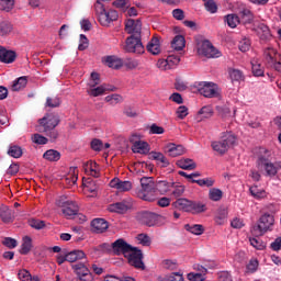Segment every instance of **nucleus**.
<instances>
[{
    "instance_id": "obj_16",
    "label": "nucleus",
    "mask_w": 281,
    "mask_h": 281,
    "mask_svg": "<svg viewBox=\"0 0 281 281\" xmlns=\"http://www.w3.org/2000/svg\"><path fill=\"white\" fill-rule=\"evenodd\" d=\"M75 269L76 274L78 276L79 280L81 281H92L93 276L89 271V268L85 266V263H77L72 266Z\"/></svg>"
},
{
    "instance_id": "obj_44",
    "label": "nucleus",
    "mask_w": 281,
    "mask_h": 281,
    "mask_svg": "<svg viewBox=\"0 0 281 281\" xmlns=\"http://www.w3.org/2000/svg\"><path fill=\"white\" fill-rule=\"evenodd\" d=\"M12 30H14V26H12V23L8 21L0 22V36H8Z\"/></svg>"
},
{
    "instance_id": "obj_30",
    "label": "nucleus",
    "mask_w": 281,
    "mask_h": 281,
    "mask_svg": "<svg viewBox=\"0 0 281 281\" xmlns=\"http://www.w3.org/2000/svg\"><path fill=\"white\" fill-rule=\"evenodd\" d=\"M105 65H108V67L111 69H120L124 66V61L116 56H106Z\"/></svg>"
},
{
    "instance_id": "obj_36",
    "label": "nucleus",
    "mask_w": 281,
    "mask_h": 281,
    "mask_svg": "<svg viewBox=\"0 0 281 281\" xmlns=\"http://www.w3.org/2000/svg\"><path fill=\"white\" fill-rule=\"evenodd\" d=\"M227 214H228L227 207L221 206L217 210V214L215 216V223L217 225H224L225 221H227Z\"/></svg>"
},
{
    "instance_id": "obj_31",
    "label": "nucleus",
    "mask_w": 281,
    "mask_h": 281,
    "mask_svg": "<svg viewBox=\"0 0 281 281\" xmlns=\"http://www.w3.org/2000/svg\"><path fill=\"white\" fill-rule=\"evenodd\" d=\"M172 188V183L160 180L155 183V192H159V194H166L167 192H170V189Z\"/></svg>"
},
{
    "instance_id": "obj_19",
    "label": "nucleus",
    "mask_w": 281,
    "mask_h": 281,
    "mask_svg": "<svg viewBox=\"0 0 281 281\" xmlns=\"http://www.w3.org/2000/svg\"><path fill=\"white\" fill-rule=\"evenodd\" d=\"M16 60V52L10 50L0 45V63L10 65Z\"/></svg>"
},
{
    "instance_id": "obj_49",
    "label": "nucleus",
    "mask_w": 281,
    "mask_h": 281,
    "mask_svg": "<svg viewBox=\"0 0 281 281\" xmlns=\"http://www.w3.org/2000/svg\"><path fill=\"white\" fill-rule=\"evenodd\" d=\"M204 1V8L207 12L211 14H216L218 11V7L216 5V2L214 0H203Z\"/></svg>"
},
{
    "instance_id": "obj_47",
    "label": "nucleus",
    "mask_w": 281,
    "mask_h": 281,
    "mask_svg": "<svg viewBox=\"0 0 281 281\" xmlns=\"http://www.w3.org/2000/svg\"><path fill=\"white\" fill-rule=\"evenodd\" d=\"M0 10L2 12H11V10H14V0H0Z\"/></svg>"
},
{
    "instance_id": "obj_60",
    "label": "nucleus",
    "mask_w": 281,
    "mask_h": 281,
    "mask_svg": "<svg viewBox=\"0 0 281 281\" xmlns=\"http://www.w3.org/2000/svg\"><path fill=\"white\" fill-rule=\"evenodd\" d=\"M133 189V182L132 181H120L119 182V192H128Z\"/></svg>"
},
{
    "instance_id": "obj_64",
    "label": "nucleus",
    "mask_w": 281,
    "mask_h": 281,
    "mask_svg": "<svg viewBox=\"0 0 281 281\" xmlns=\"http://www.w3.org/2000/svg\"><path fill=\"white\" fill-rule=\"evenodd\" d=\"M124 66L127 69H137L139 67V61L136 59L128 58L125 60Z\"/></svg>"
},
{
    "instance_id": "obj_27",
    "label": "nucleus",
    "mask_w": 281,
    "mask_h": 281,
    "mask_svg": "<svg viewBox=\"0 0 281 281\" xmlns=\"http://www.w3.org/2000/svg\"><path fill=\"white\" fill-rule=\"evenodd\" d=\"M203 212H207V206L202 202L191 200L189 213L190 214H203Z\"/></svg>"
},
{
    "instance_id": "obj_3",
    "label": "nucleus",
    "mask_w": 281,
    "mask_h": 281,
    "mask_svg": "<svg viewBox=\"0 0 281 281\" xmlns=\"http://www.w3.org/2000/svg\"><path fill=\"white\" fill-rule=\"evenodd\" d=\"M271 151L266 148L260 149V155L257 159V166L259 168H263L268 177H276L278 175V170L281 168V162H271Z\"/></svg>"
},
{
    "instance_id": "obj_29",
    "label": "nucleus",
    "mask_w": 281,
    "mask_h": 281,
    "mask_svg": "<svg viewBox=\"0 0 281 281\" xmlns=\"http://www.w3.org/2000/svg\"><path fill=\"white\" fill-rule=\"evenodd\" d=\"M178 168H181L182 170H195L196 169V162L190 158H182L176 162Z\"/></svg>"
},
{
    "instance_id": "obj_32",
    "label": "nucleus",
    "mask_w": 281,
    "mask_h": 281,
    "mask_svg": "<svg viewBox=\"0 0 281 281\" xmlns=\"http://www.w3.org/2000/svg\"><path fill=\"white\" fill-rule=\"evenodd\" d=\"M87 258V255L82 250H72L66 254L67 262H76L77 260H83Z\"/></svg>"
},
{
    "instance_id": "obj_21",
    "label": "nucleus",
    "mask_w": 281,
    "mask_h": 281,
    "mask_svg": "<svg viewBox=\"0 0 281 281\" xmlns=\"http://www.w3.org/2000/svg\"><path fill=\"white\" fill-rule=\"evenodd\" d=\"M280 57V54H278V50L273 47H267L263 49V58L269 66L276 65V60H278Z\"/></svg>"
},
{
    "instance_id": "obj_23",
    "label": "nucleus",
    "mask_w": 281,
    "mask_h": 281,
    "mask_svg": "<svg viewBox=\"0 0 281 281\" xmlns=\"http://www.w3.org/2000/svg\"><path fill=\"white\" fill-rule=\"evenodd\" d=\"M147 52L153 54V56H158L161 54V45L159 44V37L154 36L147 44Z\"/></svg>"
},
{
    "instance_id": "obj_39",
    "label": "nucleus",
    "mask_w": 281,
    "mask_h": 281,
    "mask_svg": "<svg viewBox=\"0 0 281 281\" xmlns=\"http://www.w3.org/2000/svg\"><path fill=\"white\" fill-rule=\"evenodd\" d=\"M27 87V77H20L18 80L13 81L11 86L12 91H21V89H25Z\"/></svg>"
},
{
    "instance_id": "obj_35",
    "label": "nucleus",
    "mask_w": 281,
    "mask_h": 281,
    "mask_svg": "<svg viewBox=\"0 0 281 281\" xmlns=\"http://www.w3.org/2000/svg\"><path fill=\"white\" fill-rule=\"evenodd\" d=\"M250 65H251L252 76H255V78H260L265 76V68L262 67V65H260V63H258V60L256 59L251 60Z\"/></svg>"
},
{
    "instance_id": "obj_54",
    "label": "nucleus",
    "mask_w": 281,
    "mask_h": 281,
    "mask_svg": "<svg viewBox=\"0 0 281 281\" xmlns=\"http://www.w3.org/2000/svg\"><path fill=\"white\" fill-rule=\"evenodd\" d=\"M46 106H49V109H58L60 106V98L58 97H48L46 99Z\"/></svg>"
},
{
    "instance_id": "obj_20",
    "label": "nucleus",
    "mask_w": 281,
    "mask_h": 281,
    "mask_svg": "<svg viewBox=\"0 0 281 281\" xmlns=\"http://www.w3.org/2000/svg\"><path fill=\"white\" fill-rule=\"evenodd\" d=\"M106 91H117V88L115 86H109L106 83H103L97 88L95 87L90 88V90H88V93L92 98H98L100 95H104V93H106Z\"/></svg>"
},
{
    "instance_id": "obj_59",
    "label": "nucleus",
    "mask_w": 281,
    "mask_h": 281,
    "mask_svg": "<svg viewBox=\"0 0 281 281\" xmlns=\"http://www.w3.org/2000/svg\"><path fill=\"white\" fill-rule=\"evenodd\" d=\"M32 142L34 144H38L40 146H43V145L47 144V142H49V139H47V137H45L41 134H34L32 136Z\"/></svg>"
},
{
    "instance_id": "obj_61",
    "label": "nucleus",
    "mask_w": 281,
    "mask_h": 281,
    "mask_svg": "<svg viewBox=\"0 0 281 281\" xmlns=\"http://www.w3.org/2000/svg\"><path fill=\"white\" fill-rule=\"evenodd\" d=\"M18 278L21 281H30L32 280V273L27 269L19 270Z\"/></svg>"
},
{
    "instance_id": "obj_53",
    "label": "nucleus",
    "mask_w": 281,
    "mask_h": 281,
    "mask_svg": "<svg viewBox=\"0 0 281 281\" xmlns=\"http://www.w3.org/2000/svg\"><path fill=\"white\" fill-rule=\"evenodd\" d=\"M67 180L69 181V183H72L74 186L75 183L78 182V168L76 167L70 168Z\"/></svg>"
},
{
    "instance_id": "obj_18",
    "label": "nucleus",
    "mask_w": 281,
    "mask_h": 281,
    "mask_svg": "<svg viewBox=\"0 0 281 281\" xmlns=\"http://www.w3.org/2000/svg\"><path fill=\"white\" fill-rule=\"evenodd\" d=\"M255 25H257V27H252V32H256L260 41H271L272 35L271 30H269V26L260 24V22H256Z\"/></svg>"
},
{
    "instance_id": "obj_13",
    "label": "nucleus",
    "mask_w": 281,
    "mask_h": 281,
    "mask_svg": "<svg viewBox=\"0 0 281 281\" xmlns=\"http://www.w3.org/2000/svg\"><path fill=\"white\" fill-rule=\"evenodd\" d=\"M133 153H138L140 155H146L148 153V143L139 140V136L136 134L132 135L130 138Z\"/></svg>"
},
{
    "instance_id": "obj_42",
    "label": "nucleus",
    "mask_w": 281,
    "mask_h": 281,
    "mask_svg": "<svg viewBox=\"0 0 281 281\" xmlns=\"http://www.w3.org/2000/svg\"><path fill=\"white\" fill-rule=\"evenodd\" d=\"M249 243L251 247H254L258 251H263V249H267V244L262 241V239H260L258 236L249 238Z\"/></svg>"
},
{
    "instance_id": "obj_45",
    "label": "nucleus",
    "mask_w": 281,
    "mask_h": 281,
    "mask_svg": "<svg viewBox=\"0 0 281 281\" xmlns=\"http://www.w3.org/2000/svg\"><path fill=\"white\" fill-rule=\"evenodd\" d=\"M203 271L202 273H193V272H190L188 273L187 278L189 281H205V276L207 273V269L206 268H202Z\"/></svg>"
},
{
    "instance_id": "obj_46",
    "label": "nucleus",
    "mask_w": 281,
    "mask_h": 281,
    "mask_svg": "<svg viewBox=\"0 0 281 281\" xmlns=\"http://www.w3.org/2000/svg\"><path fill=\"white\" fill-rule=\"evenodd\" d=\"M260 268V261L256 258H251L247 265V273H256Z\"/></svg>"
},
{
    "instance_id": "obj_40",
    "label": "nucleus",
    "mask_w": 281,
    "mask_h": 281,
    "mask_svg": "<svg viewBox=\"0 0 281 281\" xmlns=\"http://www.w3.org/2000/svg\"><path fill=\"white\" fill-rule=\"evenodd\" d=\"M43 158L46 159L47 161H59L60 154L58 150L48 149L44 153Z\"/></svg>"
},
{
    "instance_id": "obj_58",
    "label": "nucleus",
    "mask_w": 281,
    "mask_h": 281,
    "mask_svg": "<svg viewBox=\"0 0 281 281\" xmlns=\"http://www.w3.org/2000/svg\"><path fill=\"white\" fill-rule=\"evenodd\" d=\"M199 115L207 120L214 115V110L210 105H205L199 111Z\"/></svg>"
},
{
    "instance_id": "obj_28",
    "label": "nucleus",
    "mask_w": 281,
    "mask_h": 281,
    "mask_svg": "<svg viewBox=\"0 0 281 281\" xmlns=\"http://www.w3.org/2000/svg\"><path fill=\"white\" fill-rule=\"evenodd\" d=\"M149 159L159 161L161 164L160 168H168V166H170V161L168 160V158H166V156H164V154L159 151H150Z\"/></svg>"
},
{
    "instance_id": "obj_5",
    "label": "nucleus",
    "mask_w": 281,
    "mask_h": 281,
    "mask_svg": "<svg viewBox=\"0 0 281 281\" xmlns=\"http://www.w3.org/2000/svg\"><path fill=\"white\" fill-rule=\"evenodd\" d=\"M235 144H236V136L232 133H226L223 136L222 140L212 142L211 148H213V150L217 153V155H225V153L229 150V146H234Z\"/></svg>"
},
{
    "instance_id": "obj_50",
    "label": "nucleus",
    "mask_w": 281,
    "mask_h": 281,
    "mask_svg": "<svg viewBox=\"0 0 281 281\" xmlns=\"http://www.w3.org/2000/svg\"><path fill=\"white\" fill-rule=\"evenodd\" d=\"M191 183H198L201 188L206 187V188H212L214 186V180L212 178H205V179H200V180H191Z\"/></svg>"
},
{
    "instance_id": "obj_57",
    "label": "nucleus",
    "mask_w": 281,
    "mask_h": 281,
    "mask_svg": "<svg viewBox=\"0 0 281 281\" xmlns=\"http://www.w3.org/2000/svg\"><path fill=\"white\" fill-rule=\"evenodd\" d=\"M98 85H100V74L91 72L88 87H90V89H93V87H98Z\"/></svg>"
},
{
    "instance_id": "obj_37",
    "label": "nucleus",
    "mask_w": 281,
    "mask_h": 281,
    "mask_svg": "<svg viewBox=\"0 0 281 281\" xmlns=\"http://www.w3.org/2000/svg\"><path fill=\"white\" fill-rule=\"evenodd\" d=\"M184 229H187V232H190L191 234H194L195 236H201V234L205 232V228L201 224H194V225L186 224Z\"/></svg>"
},
{
    "instance_id": "obj_2",
    "label": "nucleus",
    "mask_w": 281,
    "mask_h": 281,
    "mask_svg": "<svg viewBox=\"0 0 281 281\" xmlns=\"http://www.w3.org/2000/svg\"><path fill=\"white\" fill-rule=\"evenodd\" d=\"M155 178L143 177L140 178V189L136 190V196L142 199V201H147L148 203H154L157 201V195L155 194Z\"/></svg>"
},
{
    "instance_id": "obj_25",
    "label": "nucleus",
    "mask_w": 281,
    "mask_h": 281,
    "mask_svg": "<svg viewBox=\"0 0 281 281\" xmlns=\"http://www.w3.org/2000/svg\"><path fill=\"white\" fill-rule=\"evenodd\" d=\"M167 153L169 157H180V155H186V147L170 143L167 145Z\"/></svg>"
},
{
    "instance_id": "obj_9",
    "label": "nucleus",
    "mask_w": 281,
    "mask_h": 281,
    "mask_svg": "<svg viewBox=\"0 0 281 281\" xmlns=\"http://www.w3.org/2000/svg\"><path fill=\"white\" fill-rule=\"evenodd\" d=\"M198 54L205 56V58H218V56H221V52H218V49H216V47H214V45H212L207 40L200 44Z\"/></svg>"
},
{
    "instance_id": "obj_48",
    "label": "nucleus",
    "mask_w": 281,
    "mask_h": 281,
    "mask_svg": "<svg viewBox=\"0 0 281 281\" xmlns=\"http://www.w3.org/2000/svg\"><path fill=\"white\" fill-rule=\"evenodd\" d=\"M209 199L211 201H221V199H223V191L216 188L211 189L209 191Z\"/></svg>"
},
{
    "instance_id": "obj_52",
    "label": "nucleus",
    "mask_w": 281,
    "mask_h": 281,
    "mask_svg": "<svg viewBox=\"0 0 281 281\" xmlns=\"http://www.w3.org/2000/svg\"><path fill=\"white\" fill-rule=\"evenodd\" d=\"M8 155L14 159H19V157L23 156V149H21L19 146H11L8 150Z\"/></svg>"
},
{
    "instance_id": "obj_17",
    "label": "nucleus",
    "mask_w": 281,
    "mask_h": 281,
    "mask_svg": "<svg viewBox=\"0 0 281 281\" xmlns=\"http://www.w3.org/2000/svg\"><path fill=\"white\" fill-rule=\"evenodd\" d=\"M119 14L117 11L115 10H105V12H103V14H101L99 23L100 25H102L103 27H109V25H111V23H113V21H117L119 19Z\"/></svg>"
},
{
    "instance_id": "obj_1",
    "label": "nucleus",
    "mask_w": 281,
    "mask_h": 281,
    "mask_svg": "<svg viewBox=\"0 0 281 281\" xmlns=\"http://www.w3.org/2000/svg\"><path fill=\"white\" fill-rule=\"evenodd\" d=\"M38 131L44 133L46 137H49L50 142L58 139V130L56 126L60 124V115L58 113H47L45 116L38 120Z\"/></svg>"
},
{
    "instance_id": "obj_10",
    "label": "nucleus",
    "mask_w": 281,
    "mask_h": 281,
    "mask_svg": "<svg viewBox=\"0 0 281 281\" xmlns=\"http://www.w3.org/2000/svg\"><path fill=\"white\" fill-rule=\"evenodd\" d=\"M198 91L204 98H216L218 95V86L214 82L202 81L198 85Z\"/></svg>"
},
{
    "instance_id": "obj_41",
    "label": "nucleus",
    "mask_w": 281,
    "mask_h": 281,
    "mask_svg": "<svg viewBox=\"0 0 281 281\" xmlns=\"http://www.w3.org/2000/svg\"><path fill=\"white\" fill-rule=\"evenodd\" d=\"M224 21L225 23H227L228 27L234 30L235 27H237L238 23H240V18H238V15L236 14H228L225 15Z\"/></svg>"
},
{
    "instance_id": "obj_62",
    "label": "nucleus",
    "mask_w": 281,
    "mask_h": 281,
    "mask_svg": "<svg viewBox=\"0 0 281 281\" xmlns=\"http://www.w3.org/2000/svg\"><path fill=\"white\" fill-rule=\"evenodd\" d=\"M98 251H102V254H113V244L103 243L98 246Z\"/></svg>"
},
{
    "instance_id": "obj_26",
    "label": "nucleus",
    "mask_w": 281,
    "mask_h": 281,
    "mask_svg": "<svg viewBox=\"0 0 281 281\" xmlns=\"http://www.w3.org/2000/svg\"><path fill=\"white\" fill-rule=\"evenodd\" d=\"M191 200L186 198H179L177 201L172 202V207L180 210V212L190 213Z\"/></svg>"
},
{
    "instance_id": "obj_63",
    "label": "nucleus",
    "mask_w": 281,
    "mask_h": 281,
    "mask_svg": "<svg viewBox=\"0 0 281 281\" xmlns=\"http://www.w3.org/2000/svg\"><path fill=\"white\" fill-rule=\"evenodd\" d=\"M105 102H110V104H117L119 102H122V95L117 93L110 94L105 97Z\"/></svg>"
},
{
    "instance_id": "obj_55",
    "label": "nucleus",
    "mask_w": 281,
    "mask_h": 281,
    "mask_svg": "<svg viewBox=\"0 0 281 281\" xmlns=\"http://www.w3.org/2000/svg\"><path fill=\"white\" fill-rule=\"evenodd\" d=\"M136 238H137L139 245H143V247H150L151 240L148 235L138 234Z\"/></svg>"
},
{
    "instance_id": "obj_6",
    "label": "nucleus",
    "mask_w": 281,
    "mask_h": 281,
    "mask_svg": "<svg viewBox=\"0 0 281 281\" xmlns=\"http://www.w3.org/2000/svg\"><path fill=\"white\" fill-rule=\"evenodd\" d=\"M136 218L142 225L147 227H155V225H160L162 221H166V217L150 211L138 212Z\"/></svg>"
},
{
    "instance_id": "obj_14",
    "label": "nucleus",
    "mask_w": 281,
    "mask_h": 281,
    "mask_svg": "<svg viewBox=\"0 0 281 281\" xmlns=\"http://www.w3.org/2000/svg\"><path fill=\"white\" fill-rule=\"evenodd\" d=\"M125 32L132 36H142V21L130 19L125 22Z\"/></svg>"
},
{
    "instance_id": "obj_22",
    "label": "nucleus",
    "mask_w": 281,
    "mask_h": 281,
    "mask_svg": "<svg viewBox=\"0 0 281 281\" xmlns=\"http://www.w3.org/2000/svg\"><path fill=\"white\" fill-rule=\"evenodd\" d=\"M91 227L95 234H104V232L109 229V222H106L104 218H94L91 222Z\"/></svg>"
},
{
    "instance_id": "obj_24",
    "label": "nucleus",
    "mask_w": 281,
    "mask_h": 281,
    "mask_svg": "<svg viewBox=\"0 0 281 281\" xmlns=\"http://www.w3.org/2000/svg\"><path fill=\"white\" fill-rule=\"evenodd\" d=\"M0 218L2 223H12L14 220V212L7 205L0 206Z\"/></svg>"
},
{
    "instance_id": "obj_12",
    "label": "nucleus",
    "mask_w": 281,
    "mask_h": 281,
    "mask_svg": "<svg viewBox=\"0 0 281 281\" xmlns=\"http://www.w3.org/2000/svg\"><path fill=\"white\" fill-rule=\"evenodd\" d=\"M125 258H127V262L131 267H135V269H145L144 254H142L139 249L134 248V250L130 251Z\"/></svg>"
},
{
    "instance_id": "obj_11",
    "label": "nucleus",
    "mask_w": 281,
    "mask_h": 281,
    "mask_svg": "<svg viewBox=\"0 0 281 281\" xmlns=\"http://www.w3.org/2000/svg\"><path fill=\"white\" fill-rule=\"evenodd\" d=\"M112 248H113V255L114 256H128L131 251L135 249V247L131 246L126 240L120 238L116 239L114 243H112Z\"/></svg>"
},
{
    "instance_id": "obj_7",
    "label": "nucleus",
    "mask_w": 281,
    "mask_h": 281,
    "mask_svg": "<svg viewBox=\"0 0 281 281\" xmlns=\"http://www.w3.org/2000/svg\"><path fill=\"white\" fill-rule=\"evenodd\" d=\"M65 196H61L57 200L58 207H63L61 212L64 216L67 218H74L78 212H80V207L75 201L65 200Z\"/></svg>"
},
{
    "instance_id": "obj_43",
    "label": "nucleus",
    "mask_w": 281,
    "mask_h": 281,
    "mask_svg": "<svg viewBox=\"0 0 281 281\" xmlns=\"http://www.w3.org/2000/svg\"><path fill=\"white\" fill-rule=\"evenodd\" d=\"M215 109L217 111L218 117H222V120L232 117V110H229L227 105H217Z\"/></svg>"
},
{
    "instance_id": "obj_33",
    "label": "nucleus",
    "mask_w": 281,
    "mask_h": 281,
    "mask_svg": "<svg viewBox=\"0 0 281 281\" xmlns=\"http://www.w3.org/2000/svg\"><path fill=\"white\" fill-rule=\"evenodd\" d=\"M32 247H33L32 237H30V236L23 237L22 245L20 248V254L22 256H27V254H30V251H32Z\"/></svg>"
},
{
    "instance_id": "obj_56",
    "label": "nucleus",
    "mask_w": 281,
    "mask_h": 281,
    "mask_svg": "<svg viewBox=\"0 0 281 281\" xmlns=\"http://www.w3.org/2000/svg\"><path fill=\"white\" fill-rule=\"evenodd\" d=\"M29 225L33 229H45V221L42 220H30Z\"/></svg>"
},
{
    "instance_id": "obj_8",
    "label": "nucleus",
    "mask_w": 281,
    "mask_h": 281,
    "mask_svg": "<svg viewBox=\"0 0 281 281\" xmlns=\"http://www.w3.org/2000/svg\"><path fill=\"white\" fill-rule=\"evenodd\" d=\"M125 52L130 54H144V44H142V36H133L126 38Z\"/></svg>"
},
{
    "instance_id": "obj_34",
    "label": "nucleus",
    "mask_w": 281,
    "mask_h": 281,
    "mask_svg": "<svg viewBox=\"0 0 281 281\" xmlns=\"http://www.w3.org/2000/svg\"><path fill=\"white\" fill-rule=\"evenodd\" d=\"M171 47L176 52H181L186 47V37L183 35H176L171 42Z\"/></svg>"
},
{
    "instance_id": "obj_4",
    "label": "nucleus",
    "mask_w": 281,
    "mask_h": 281,
    "mask_svg": "<svg viewBox=\"0 0 281 281\" xmlns=\"http://www.w3.org/2000/svg\"><path fill=\"white\" fill-rule=\"evenodd\" d=\"M276 223V217L269 213H265L260 216L258 221V225H255L251 228L252 236H265L267 232H271L273 225Z\"/></svg>"
},
{
    "instance_id": "obj_15",
    "label": "nucleus",
    "mask_w": 281,
    "mask_h": 281,
    "mask_svg": "<svg viewBox=\"0 0 281 281\" xmlns=\"http://www.w3.org/2000/svg\"><path fill=\"white\" fill-rule=\"evenodd\" d=\"M133 207V203L123 200L109 205V212H114L116 214H126L128 210Z\"/></svg>"
},
{
    "instance_id": "obj_38",
    "label": "nucleus",
    "mask_w": 281,
    "mask_h": 281,
    "mask_svg": "<svg viewBox=\"0 0 281 281\" xmlns=\"http://www.w3.org/2000/svg\"><path fill=\"white\" fill-rule=\"evenodd\" d=\"M249 192H250L251 196H254V199H265V196L267 194L265 189L258 187V184L250 187Z\"/></svg>"
},
{
    "instance_id": "obj_51",
    "label": "nucleus",
    "mask_w": 281,
    "mask_h": 281,
    "mask_svg": "<svg viewBox=\"0 0 281 281\" xmlns=\"http://www.w3.org/2000/svg\"><path fill=\"white\" fill-rule=\"evenodd\" d=\"M94 12L98 16V21H100L101 14H104L106 12V8H104V4L102 3V0H97L94 3Z\"/></svg>"
}]
</instances>
